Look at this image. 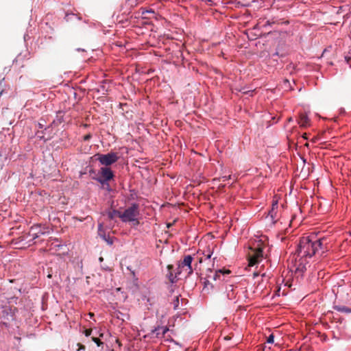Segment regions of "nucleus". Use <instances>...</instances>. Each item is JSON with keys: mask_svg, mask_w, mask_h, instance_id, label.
<instances>
[{"mask_svg": "<svg viewBox=\"0 0 351 351\" xmlns=\"http://www.w3.org/2000/svg\"><path fill=\"white\" fill-rule=\"evenodd\" d=\"M324 238L317 239L316 236L302 237L294 253L295 272L304 273L310 265V259L319 252L322 254L326 251Z\"/></svg>", "mask_w": 351, "mask_h": 351, "instance_id": "nucleus-1", "label": "nucleus"}, {"mask_svg": "<svg viewBox=\"0 0 351 351\" xmlns=\"http://www.w3.org/2000/svg\"><path fill=\"white\" fill-rule=\"evenodd\" d=\"M138 215L139 205L137 203H132L123 213H121L120 219L124 223L134 222V225H138L139 221L137 218Z\"/></svg>", "mask_w": 351, "mask_h": 351, "instance_id": "nucleus-2", "label": "nucleus"}, {"mask_svg": "<svg viewBox=\"0 0 351 351\" xmlns=\"http://www.w3.org/2000/svg\"><path fill=\"white\" fill-rule=\"evenodd\" d=\"M95 156H97V160L101 165L105 166L104 167H108L112 164L117 162L120 158L117 153L113 152H110L105 154H97Z\"/></svg>", "mask_w": 351, "mask_h": 351, "instance_id": "nucleus-3", "label": "nucleus"}, {"mask_svg": "<svg viewBox=\"0 0 351 351\" xmlns=\"http://www.w3.org/2000/svg\"><path fill=\"white\" fill-rule=\"evenodd\" d=\"M50 230L48 226H43L41 224H34L30 228L26 239L31 237L32 239L28 240V241L30 242L38 238L41 235L48 234Z\"/></svg>", "mask_w": 351, "mask_h": 351, "instance_id": "nucleus-4", "label": "nucleus"}, {"mask_svg": "<svg viewBox=\"0 0 351 351\" xmlns=\"http://www.w3.org/2000/svg\"><path fill=\"white\" fill-rule=\"evenodd\" d=\"M99 173L101 176L95 180L103 186L108 184V182L114 177V172L110 167H101Z\"/></svg>", "mask_w": 351, "mask_h": 351, "instance_id": "nucleus-5", "label": "nucleus"}, {"mask_svg": "<svg viewBox=\"0 0 351 351\" xmlns=\"http://www.w3.org/2000/svg\"><path fill=\"white\" fill-rule=\"evenodd\" d=\"M0 315L1 318L3 319V321H1V324L5 327H8V322L14 319V314L12 313L11 308L9 306L3 308Z\"/></svg>", "mask_w": 351, "mask_h": 351, "instance_id": "nucleus-6", "label": "nucleus"}, {"mask_svg": "<svg viewBox=\"0 0 351 351\" xmlns=\"http://www.w3.org/2000/svg\"><path fill=\"white\" fill-rule=\"evenodd\" d=\"M264 257L263 248L261 244H258L254 250L253 264L260 262Z\"/></svg>", "mask_w": 351, "mask_h": 351, "instance_id": "nucleus-7", "label": "nucleus"}, {"mask_svg": "<svg viewBox=\"0 0 351 351\" xmlns=\"http://www.w3.org/2000/svg\"><path fill=\"white\" fill-rule=\"evenodd\" d=\"M193 260V257L191 255H186L184 256L182 262L179 265V267H186L189 269L188 274H191L193 273V268H192V261Z\"/></svg>", "mask_w": 351, "mask_h": 351, "instance_id": "nucleus-8", "label": "nucleus"}, {"mask_svg": "<svg viewBox=\"0 0 351 351\" xmlns=\"http://www.w3.org/2000/svg\"><path fill=\"white\" fill-rule=\"evenodd\" d=\"M48 133H49V130L48 131H45L44 130H37L36 132V136L39 140L43 141L45 143V142L49 141L52 138V136Z\"/></svg>", "mask_w": 351, "mask_h": 351, "instance_id": "nucleus-9", "label": "nucleus"}, {"mask_svg": "<svg viewBox=\"0 0 351 351\" xmlns=\"http://www.w3.org/2000/svg\"><path fill=\"white\" fill-rule=\"evenodd\" d=\"M169 331L167 326L160 327L159 326L152 330V333L156 334V337H162Z\"/></svg>", "mask_w": 351, "mask_h": 351, "instance_id": "nucleus-10", "label": "nucleus"}, {"mask_svg": "<svg viewBox=\"0 0 351 351\" xmlns=\"http://www.w3.org/2000/svg\"><path fill=\"white\" fill-rule=\"evenodd\" d=\"M109 90V83L107 82V80H103L99 87L96 89V91L101 95H105L108 92Z\"/></svg>", "mask_w": 351, "mask_h": 351, "instance_id": "nucleus-11", "label": "nucleus"}, {"mask_svg": "<svg viewBox=\"0 0 351 351\" xmlns=\"http://www.w3.org/2000/svg\"><path fill=\"white\" fill-rule=\"evenodd\" d=\"M226 293L227 298L230 300H233L236 298V293L234 290V286L231 284L226 285Z\"/></svg>", "mask_w": 351, "mask_h": 351, "instance_id": "nucleus-12", "label": "nucleus"}, {"mask_svg": "<svg viewBox=\"0 0 351 351\" xmlns=\"http://www.w3.org/2000/svg\"><path fill=\"white\" fill-rule=\"evenodd\" d=\"M64 113L62 111H58L56 113V116L55 119L51 123V128L53 126H58V125H59L60 124H61L62 123H63L64 121Z\"/></svg>", "mask_w": 351, "mask_h": 351, "instance_id": "nucleus-13", "label": "nucleus"}, {"mask_svg": "<svg viewBox=\"0 0 351 351\" xmlns=\"http://www.w3.org/2000/svg\"><path fill=\"white\" fill-rule=\"evenodd\" d=\"M309 118L306 114H301L299 117L298 123L300 127L306 128L309 125Z\"/></svg>", "mask_w": 351, "mask_h": 351, "instance_id": "nucleus-14", "label": "nucleus"}, {"mask_svg": "<svg viewBox=\"0 0 351 351\" xmlns=\"http://www.w3.org/2000/svg\"><path fill=\"white\" fill-rule=\"evenodd\" d=\"M277 208H278V202H275L272 204V208L269 212V215L273 221V223H275L276 220L275 219L277 217Z\"/></svg>", "mask_w": 351, "mask_h": 351, "instance_id": "nucleus-15", "label": "nucleus"}, {"mask_svg": "<svg viewBox=\"0 0 351 351\" xmlns=\"http://www.w3.org/2000/svg\"><path fill=\"white\" fill-rule=\"evenodd\" d=\"M230 273V271L228 269H219L215 271V274L214 275L213 279L215 280H221V275L225 276L226 274H229Z\"/></svg>", "mask_w": 351, "mask_h": 351, "instance_id": "nucleus-16", "label": "nucleus"}, {"mask_svg": "<svg viewBox=\"0 0 351 351\" xmlns=\"http://www.w3.org/2000/svg\"><path fill=\"white\" fill-rule=\"evenodd\" d=\"M333 308L339 312L344 313H351V308L342 305H334Z\"/></svg>", "mask_w": 351, "mask_h": 351, "instance_id": "nucleus-17", "label": "nucleus"}, {"mask_svg": "<svg viewBox=\"0 0 351 351\" xmlns=\"http://www.w3.org/2000/svg\"><path fill=\"white\" fill-rule=\"evenodd\" d=\"M99 237L105 241L109 245H112L114 243L113 238L110 237V235H107L106 232H103Z\"/></svg>", "mask_w": 351, "mask_h": 351, "instance_id": "nucleus-18", "label": "nucleus"}, {"mask_svg": "<svg viewBox=\"0 0 351 351\" xmlns=\"http://www.w3.org/2000/svg\"><path fill=\"white\" fill-rule=\"evenodd\" d=\"M237 90L241 92L244 95H249L250 96H252L253 90L249 89L247 87L244 86L241 88H236Z\"/></svg>", "mask_w": 351, "mask_h": 351, "instance_id": "nucleus-19", "label": "nucleus"}, {"mask_svg": "<svg viewBox=\"0 0 351 351\" xmlns=\"http://www.w3.org/2000/svg\"><path fill=\"white\" fill-rule=\"evenodd\" d=\"M120 214L121 212L115 209L109 210L107 213L108 217L111 220H112L114 218L115 215H117L120 218Z\"/></svg>", "mask_w": 351, "mask_h": 351, "instance_id": "nucleus-20", "label": "nucleus"}, {"mask_svg": "<svg viewBox=\"0 0 351 351\" xmlns=\"http://www.w3.org/2000/svg\"><path fill=\"white\" fill-rule=\"evenodd\" d=\"M37 127L39 129L38 130H44L45 131H48L51 128V125L50 124L49 125L45 127L43 123H42L41 122H38L37 124Z\"/></svg>", "mask_w": 351, "mask_h": 351, "instance_id": "nucleus-21", "label": "nucleus"}, {"mask_svg": "<svg viewBox=\"0 0 351 351\" xmlns=\"http://www.w3.org/2000/svg\"><path fill=\"white\" fill-rule=\"evenodd\" d=\"M77 16V19L78 20H81L82 18L80 16H77L76 14H73V13H67L65 15V17H64V19L66 21H69L71 20L72 17L73 16Z\"/></svg>", "mask_w": 351, "mask_h": 351, "instance_id": "nucleus-22", "label": "nucleus"}, {"mask_svg": "<svg viewBox=\"0 0 351 351\" xmlns=\"http://www.w3.org/2000/svg\"><path fill=\"white\" fill-rule=\"evenodd\" d=\"M173 308L175 310L178 309L179 307V295H177L174 298L173 300Z\"/></svg>", "mask_w": 351, "mask_h": 351, "instance_id": "nucleus-23", "label": "nucleus"}, {"mask_svg": "<svg viewBox=\"0 0 351 351\" xmlns=\"http://www.w3.org/2000/svg\"><path fill=\"white\" fill-rule=\"evenodd\" d=\"M213 250L210 248H208L206 252H204L202 254L206 256V259H210L213 255Z\"/></svg>", "mask_w": 351, "mask_h": 351, "instance_id": "nucleus-24", "label": "nucleus"}, {"mask_svg": "<svg viewBox=\"0 0 351 351\" xmlns=\"http://www.w3.org/2000/svg\"><path fill=\"white\" fill-rule=\"evenodd\" d=\"M92 341H93L94 343H95L98 347H99V346H101V345H103V342H102L100 339H99L98 338H97V337H92Z\"/></svg>", "mask_w": 351, "mask_h": 351, "instance_id": "nucleus-25", "label": "nucleus"}, {"mask_svg": "<svg viewBox=\"0 0 351 351\" xmlns=\"http://www.w3.org/2000/svg\"><path fill=\"white\" fill-rule=\"evenodd\" d=\"M283 84H284V87L285 88L293 89L292 87L291 86V84H290V82L289 80H287V79L284 80Z\"/></svg>", "mask_w": 351, "mask_h": 351, "instance_id": "nucleus-26", "label": "nucleus"}, {"mask_svg": "<svg viewBox=\"0 0 351 351\" xmlns=\"http://www.w3.org/2000/svg\"><path fill=\"white\" fill-rule=\"evenodd\" d=\"M103 232H105V230H104L103 223H99L98 224V235L99 236Z\"/></svg>", "mask_w": 351, "mask_h": 351, "instance_id": "nucleus-27", "label": "nucleus"}, {"mask_svg": "<svg viewBox=\"0 0 351 351\" xmlns=\"http://www.w3.org/2000/svg\"><path fill=\"white\" fill-rule=\"evenodd\" d=\"M280 52H279V51H276L275 53H274L271 55V60H272L273 61L276 62V64H278V61H277V60L274 59V57H275V56L280 57Z\"/></svg>", "mask_w": 351, "mask_h": 351, "instance_id": "nucleus-28", "label": "nucleus"}, {"mask_svg": "<svg viewBox=\"0 0 351 351\" xmlns=\"http://www.w3.org/2000/svg\"><path fill=\"white\" fill-rule=\"evenodd\" d=\"M274 341V335L273 334H271L267 339V343H273Z\"/></svg>", "mask_w": 351, "mask_h": 351, "instance_id": "nucleus-29", "label": "nucleus"}, {"mask_svg": "<svg viewBox=\"0 0 351 351\" xmlns=\"http://www.w3.org/2000/svg\"><path fill=\"white\" fill-rule=\"evenodd\" d=\"M351 59V49L350 51L348 52V53L345 56V60L348 63L349 61Z\"/></svg>", "mask_w": 351, "mask_h": 351, "instance_id": "nucleus-30", "label": "nucleus"}, {"mask_svg": "<svg viewBox=\"0 0 351 351\" xmlns=\"http://www.w3.org/2000/svg\"><path fill=\"white\" fill-rule=\"evenodd\" d=\"M147 13H152L154 14V11L152 9H149V10H143L142 11V14L143 15H145Z\"/></svg>", "mask_w": 351, "mask_h": 351, "instance_id": "nucleus-31", "label": "nucleus"}, {"mask_svg": "<svg viewBox=\"0 0 351 351\" xmlns=\"http://www.w3.org/2000/svg\"><path fill=\"white\" fill-rule=\"evenodd\" d=\"M232 178V176L231 175H229V176H222L221 179H222V181L223 182H226L230 179Z\"/></svg>", "mask_w": 351, "mask_h": 351, "instance_id": "nucleus-32", "label": "nucleus"}, {"mask_svg": "<svg viewBox=\"0 0 351 351\" xmlns=\"http://www.w3.org/2000/svg\"><path fill=\"white\" fill-rule=\"evenodd\" d=\"M275 22L274 21H271L270 20H268L266 21L265 24L264 25L265 27L266 26H271L272 24H274Z\"/></svg>", "mask_w": 351, "mask_h": 351, "instance_id": "nucleus-33", "label": "nucleus"}, {"mask_svg": "<svg viewBox=\"0 0 351 351\" xmlns=\"http://www.w3.org/2000/svg\"><path fill=\"white\" fill-rule=\"evenodd\" d=\"M84 335H85V336H86V337L90 336V335H91V330H86L84 331Z\"/></svg>", "mask_w": 351, "mask_h": 351, "instance_id": "nucleus-34", "label": "nucleus"}, {"mask_svg": "<svg viewBox=\"0 0 351 351\" xmlns=\"http://www.w3.org/2000/svg\"><path fill=\"white\" fill-rule=\"evenodd\" d=\"M90 138H91V135L90 134H88L84 136V140L88 141Z\"/></svg>", "mask_w": 351, "mask_h": 351, "instance_id": "nucleus-35", "label": "nucleus"}, {"mask_svg": "<svg viewBox=\"0 0 351 351\" xmlns=\"http://www.w3.org/2000/svg\"><path fill=\"white\" fill-rule=\"evenodd\" d=\"M105 186H106V189L108 191H111V187L110 186V184L108 183V184H105Z\"/></svg>", "mask_w": 351, "mask_h": 351, "instance_id": "nucleus-36", "label": "nucleus"}, {"mask_svg": "<svg viewBox=\"0 0 351 351\" xmlns=\"http://www.w3.org/2000/svg\"><path fill=\"white\" fill-rule=\"evenodd\" d=\"M286 56V53L280 52V58H285Z\"/></svg>", "mask_w": 351, "mask_h": 351, "instance_id": "nucleus-37", "label": "nucleus"}, {"mask_svg": "<svg viewBox=\"0 0 351 351\" xmlns=\"http://www.w3.org/2000/svg\"><path fill=\"white\" fill-rule=\"evenodd\" d=\"M172 276H173V275H172V274H171V273H170V274H169V280H171V282L172 283H173V282H174V280H173V278H172Z\"/></svg>", "mask_w": 351, "mask_h": 351, "instance_id": "nucleus-38", "label": "nucleus"}, {"mask_svg": "<svg viewBox=\"0 0 351 351\" xmlns=\"http://www.w3.org/2000/svg\"><path fill=\"white\" fill-rule=\"evenodd\" d=\"M85 350V346H83V345H80V348L78 349V350Z\"/></svg>", "mask_w": 351, "mask_h": 351, "instance_id": "nucleus-39", "label": "nucleus"}, {"mask_svg": "<svg viewBox=\"0 0 351 351\" xmlns=\"http://www.w3.org/2000/svg\"><path fill=\"white\" fill-rule=\"evenodd\" d=\"M3 80H4V78H3L1 80H0V86H3Z\"/></svg>", "mask_w": 351, "mask_h": 351, "instance_id": "nucleus-40", "label": "nucleus"}, {"mask_svg": "<svg viewBox=\"0 0 351 351\" xmlns=\"http://www.w3.org/2000/svg\"><path fill=\"white\" fill-rule=\"evenodd\" d=\"M302 137L304 138V139H307V134L306 133H304L303 135H302Z\"/></svg>", "mask_w": 351, "mask_h": 351, "instance_id": "nucleus-41", "label": "nucleus"}, {"mask_svg": "<svg viewBox=\"0 0 351 351\" xmlns=\"http://www.w3.org/2000/svg\"><path fill=\"white\" fill-rule=\"evenodd\" d=\"M62 245H59V244H55L54 245V247H57L58 248H60Z\"/></svg>", "mask_w": 351, "mask_h": 351, "instance_id": "nucleus-42", "label": "nucleus"}, {"mask_svg": "<svg viewBox=\"0 0 351 351\" xmlns=\"http://www.w3.org/2000/svg\"><path fill=\"white\" fill-rule=\"evenodd\" d=\"M89 316H90V317L91 318L92 317H93V316H94V315H93V313H89Z\"/></svg>", "mask_w": 351, "mask_h": 351, "instance_id": "nucleus-43", "label": "nucleus"}, {"mask_svg": "<svg viewBox=\"0 0 351 351\" xmlns=\"http://www.w3.org/2000/svg\"><path fill=\"white\" fill-rule=\"evenodd\" d=\"M77 50L79 51H84V49H82L80 48L77 49Z\"/></svg>", "mask_w": 351, "mask_h": 351, "instance_id": "nucleus-44", "label": "nucleus"}, {"mask_svg": "<svg viewBox=\"0 0 351 351\" xmlns=\"http://www.w3.org/2000/svg\"><path fill=\"white\" fill-rule=\"evenodd\" d=\"M199 262L200 263L202 262V258H199Z\"/></svg>", "mask_w": 351, "mask_h": 351, "instance_id": "nucleus-45", "label": "nucleus"}, {"mask_svg": "<svg viewBox=\"0 0 351 351\" xmlns=\"http://www.w3.org/2000/svg\"><path fill=\"white\" fill-rule=\"evenodd\" d=\"M48 278H51V274H48Z\"/></svg>", "mask_w": 351, "mask_h": 351, "instance_id": "nucleus-46", "label": "nucleus"}, {"mask_svg": "<svg viewBox=\"0 0 351 351\" xmlns=\"http://www.w3.org/2000/svg\"><path fill=\"white\" fill-rule=\"evenodd\" d=\"M99 261H103V258H102V257H100V258H99Z\"/></svg>", "mask_w": 351, "mask_h": 351, "instance_id": "nucleus-47", "label": "nucleus"}, {"mask_svg": "<svg viewBox=\"0 0 351 351\" xmlns=\"http://www.w3.org/2000/svg\"><path fill=\"white\" fill-rule=\"evenodd\" d=\"M3 93V90L0 91V96L2 95Z\"/></svg>", "mask_w": 351, "mask_h": 351, "instance_id": "nucleus-48", "label": "nucleus"}, {"mask_svg": "<svg viewBox=\"0 0 351 351\" xmlns=\"http://www.w3.org/2000/svg\"><path fill=\"white\" fill-rule=\"evenodd\" d=\"M80 265H81V266H80V267H81V268H82V262L80 263Z\"/></svg>", "mask_w": 351, "mask_h": 351, "instance_id": "nucleus-49", "label": "nucleus"}, {"mask_svg": "<svg viewBox=\"0 0 351 351\" xmlns=\"http://www.w3.org/2000/svg\"><path fill=\"white\" fill-rule=\"evenodd\" d=\"M147 301L149 302V298H147Z\"/></svg>", "mask_w": 351, "mask_h": 351, "instance_id": "nucleus-50", "label": "nucleus"}]
</instances>
